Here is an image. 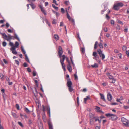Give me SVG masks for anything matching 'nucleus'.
<instances>
[{
    "label": "nucleus",
    "mask_w": 129,
    "mask_h": 129,
    "mask_svg": "<svg viewBox=\"0 0 129 129\" xmlns=\"http://www.w3.org/2000/svg\"><path fill=\"white\" fill-rule=\"evenodd\" d=\"M61 11L63 13H64L65 11L63 8H62L61 9Z\"/></svg>",
    "instance_id": "nucleus-55"
},
{
    "label": "nucleus",
    "mask_w": 129,
    "mask_h": 129,
    "mask_svg": "<svg viewBox=\"0 0 129 129\" xmlns=\"http://www.w3.org/2000/svg\"><path fill=\"white\" fill-rule=\"evenodd\" d=\"M106 18L108 19V20L110 18L109 16L107 14H106Z\"/></svg>",
    "instance_id": "nucleus-54"
},
{
    "label": "nucleus",
    "mask_w": 129,
    "mask_h": 129,
    "mask_svg": "<svg viewBox=\"0 0 129 129\" xmlns=\"http://www.w3.org/2000/svg\"><path fill=\"white\" fill-rule=\"evenodd\" d=\"M74 76L75 80H77L78 79V77L77 75V71L76 72L75 74H74Z\"/></svg>",
    "instance_id": "nucleus-34"
},
{
    "label": "nucleus",
    "mask_w": 129,
    "mask_h": 129,
    "mask_svg": "<svg viewBox=\"0 0 129 129\" xmlns=\"http://www.w3.org/2000/svg\"><path fill=\"white\" fill-rule=\"evenodd\" d=\"M15 63H16V64H17V65L18 66L19 65V61L18 60H15Z\"/></svg>",
    "instance_id": "nucleus-46"
},
{
    "label": "nucleus",
    "mask_w": 129,
    "mask_h": 129,
    "mask_svg": "<svg viewBox=\"0 0 129 129\" xmlns=\"http://www.w3.org/2000/svg\"><path fill=\"white\" fill-rule=\"evenodd\" d=\"M30 5L32 7V8L33 9H34L35 8V6L34 4H30Z\"/></svg>",
    "instance_id": "nucleus-50"
},
{
    "label": "nucleus",
    "mask_w": 129,
    "mask_h": 129,
    "mask_svg": "<svg viewBox=\"0 0 129 129\" xmlns=\"http://www.w3.org/2000/svg\"><path fill=\"white\" fill-rule=\"evenodd\" d=\"M66 12L67 13V18L68 19L69 21H71L74 24H75V21L74 19L73 18L71 19V17L68 13V11L67 10H66Z\"/></svg>",
    "instance_id": "nucleus-9"
},
{
    "label": "nucleus",
    "mask_w": 129,
    "mask_h": 129,
    "mask_svg": "<svg viewBox=\"0 0 129 129\" xmlns=\"http://www.w3.org/2000/svg\"><path fill=\"white\" fill-rule=\"evenodd\" d=\"M81 52L83 53H85V50L84 47H82L81 49Z\"/></svg>",
    "instance_id": "nucleus-27"
},
{
    "label": "nucleus",
    "mask_w": 129,
    "mask_h": 129,
    "mask_svg": "<svg viewBox=\"0 0 129 129\" xmlns=\"http://www.w3.org/2000/svg\"><path fill=\"white\" fill-rule=\"evenodd\" d=\"M16 107L17 109L19 110V106L18 104H17L16 105Z\"/></svg>",
    "instance_id": "nucleus-40"
},
{
    "label": "nucleus",
    "mask_w": 129,
    "mask_h": 129,
    "mask_svg": "<svg viewBox=\"0 0 129 129\" xmlns=\"http://www.w3.org/2000/svg\"><path fill=\"white\" fill-rule=\"evenodd\" d=\"M0 34L4 37H3L6 38L7 37V35L5 33H2L0 32Z\"/></svg>",
    "instance_id": "nucleus-28"
},
{
    "label": "nucleus",
    "mask_w": 129,
    "mask_h": 129,
    "mask_svg": "<svg viewBox=\"0 0 129 129\" xmlns=\"http://www.w3.org/2000/svg\"><path fill=\"white\" fill-rule=\"evenodd\" d=\"M113 8L115 10H118L119 9V7L117 5V4L116 3L114 5Z\"/></svg>",
    "instance_id": "nucleus-14"
},
{
    "label": "nucleus",
    "mask_w": 129,
    "mask_h": 129,
    "mask_svg": "<svg viewBox=\"0 0 129 129\" xmlns=\"http://www.w3.org/2000/svg\"><path fill=\"white\" fill-rule=\"evenodd\" d=\"M107 98L108 100L109 101L111 100L112 96L111 94L109 93L107 94Z\"/></svg>",
    "instance_id": "nucleus-15"
},
{
    "label": "nucleus",
    "mask_w": 129,
    "mask_h": 129,
    "mask_svg": "<svg viewBox=\"0 0 129 129\" xmlns=\"http://www.w3.org/2000/svg\"><path fill=\"white\" fill-rule=\"evenodd\" d=\"M45 21L48 24V20L46 19H44L43 20V22L44 23V21Z\"/></svg>",
    "instance_id": "nucleus-41"
},
{
    "label": "nucleus",
    "mask_w": 129,
    "mask_h": 129,
    "mask_svg": "<svg viewBox=\"0 0 129 129\" xmlns=\"http://www.w3.org/2000/svg\"><path fill=\"white\" fill-rule=\"evenodd\" d=\"M124 31L125 32H128V28H125L124 30Z\"/></svg>",
    "instance_id": "nucleus-62"
},
{
    "label": "nucleus",
    "mask_w": 129,
    "mask_h": 129,
    "mask_svg": "<svg viewBox=\"0 0 129 129\" xmlns=\"http://www.w3.org/2000/svg\"><path fill=\"white\" fill-rule=\"evenodd\" d=\"M90 97L89 96H87L86 98H85L84 99V103H86V101L88 99H90Z\"/></svg>",
    "instance_id": "nucleus-19"
},
{
    "label": "nucleus",
    "mask_w": 129,
    "mask_h": 129,
    "mask_svg": "<svg viewBox=\"0 0 129 129\" xmlns=\"http://www.w3.org/2000/svg\"><path fill=\"white\" fill-rule=\"evenodd\" d=\"M90 118H91L93 119H95V121H98V120H99V119L98 118V117H94L93 116L92 117L91 116V115H90Z\"/></svg>",
    "instance_id": "nucleus-21"
},
{
    "label": "nucleus",
    "mask_w": 129,
    "mask_h": 129,
    "mask_svg": "<svg viewBox=\"0 0 129 129\" xmlns=\"http://www.w3.org/2000/svg\"><path fill=\"white\" fill-rule=\"evenodd\" d=\"M21 50L23 52V53L24 54H26L25 51L24 50V49L23 47L22 46H21Z\"/></svg>",
    "instance_id": "nucleus-29"
},
{
    "label": "nucleus",
    "mask_w": 129,
    "mask_h": 129,
    "mask_svg": "<svg viewBox=\"0 0 129 129\" xmlns=\"http://www.w3.org/2000/svg\"><path fill=\"white\" fill-rule=\"evenodd\" d=\"M112 81H110V82H111L112 83H115L116 81V80L115 79L113 78V79H112Z\"/></svg>",
    "instance_id": "nucleus-38"
},
{
    "label": "nucleus",
    "mask_w": 129,
    "mask_h": 129,
    "mask_svg": "<svg viewBox=\"0 0 129 129\" xmlns=\"http://www.w3.org/2000/svg\"><path fill=\"white\" fill-rule=\"evenodd\" d=\"M122 49L123 51L126 50L127 49V47L125 46H123L122 47Z\"/></svg>",
    "instance_id": "nucleus-33"
},
{
    "label": "nucleus",
    "mask_w": 129,
    "mask_h": 129,
    "mask_svg": "<svg viewBox=\"0 0 129 129\" xmlns=\"http://www.w3.org/2000/svg\"><path fill=\"white\" fill-rule=\"evenodd\" d=\"M111 23L112 24H113V25L114 24V20H111Z\"/></svg>",
    "instance_id": "nucleus-59"
},
{
    "label": "nucleus",
    "mask_w": 129,
    "mask_h": 129,
    "mask_svg": "<svg viewBox=\"0 0 129 129\" xmlns=\"http://www.w3.org/2000/svg\"><path fill=\"white\" fill-rule=\"evenodd\" d=\"M102 84L103 86H105L107 84V83L105 82H104L102 83Z\"/></svg>",
    "instance_id": "nucleus-47"
},
{
    "label": "nucleus",
    "mask_w": 129,
    "mask_h": 129,
    "mask_svg": "<svg viewBox=\"0 0 129 129\" xmlns=\"http://www.w3.org/2000/svg\"><path fill=\"white\" fill-rule=\"evenodd\" d=\"M23 66L24 67H26L27 66V63L26 62H24L23 63Z\"/></svg>",
    "instance_id": "nucleus-57"
},
{
    "label": "nucleus",
    "mask_w": 129,
    "mask_h": 129,
    "mask_svg": "<svg viewBox=\"0 0 129 129\" xmlns=\"http://www.w3.org/2000/svg\"><path fill=\"white\" fill-rule=\"evenodd\" d=\"M43 111L44 112L45 111H47V113H48V109L47 107V106H45L44 105H43Z\"/></svg>",
    "instance_id": "nucleus-16"
},
{
    "label": "nucleus",
    "mask_w": 129,
    "mask_h": 129,
    "mask_svg": "<svg viewBox=\"0 0 129 129\" xmlns=\"http://www.w3.org/2000/svg\"><path fill=\"white\" fill-rule=\"evenodd\" d=\"M91 66L93 68H96L98 67V66L97 63H95L94 65H92Z\"/></svg>",
    "instance_id": "nucleus-35"
},
{
    "label": "nucleus",
    "mask_w": 129,
    "mask_h": 129,
    "mask_svg": "<svg viewBox=\"0 0 129 129\" xmlns=\"http://www.w3.org/2000/svg\"><path fill=\"white\" fill-rule=\"evenodd\" d=\"M4 76L3 74L2 73H0V77L1 78H3L4 77Z\"/></svg>",
    "instance_id": "nucleus-51"
},
{
    "label": "nucleus",
    "mask_w": 129,
    "mask_h": 129,
    "mask_svg": "<svg viewBox=\"0 0 129 129\" xmlns=\"http://www.w3.org/2000/svg\"><path fill=\"white\" fill-rule=\"evenodd\" d=\"M14 38L18 40V41H20V39L18 37L17 35L16 34H15V36L14 37Z\"/></svg>",
    "instance_id": "nucleus-30"
},
{
    "label": "nucleus",
    "mask_w": 129,
    "mask_h": 129,
    "mask_svg": "<svg viewBox=\"0 0 129 129\" xmlns=\"http://www.w3.org/2000/svg\"><path fill=\"white\" fill-rule=\"evenodd\" d=\"M25 111L28 113H30V111L29 110L28 108H25Z\"/></svg>",
    "instance_id": "nucleus-25"
},
{
    "label": "nucleus",
    "mask_w": 129,
    "mask_h": 129,
    "mask_svg": "<svg viewBox=\"0 0 129 129\" xmlns=\"http://www.w3.org/2000/svg\"><path fill=\"white\" fill-rule=\"evenodd\" d=\"M39 7L41 9V11L44 13V15H46L47 14L46 12L44 9V8L43 7V6L42 5H39Z\"/></svg>",
    "instance_id": "nucleus-8"
},
{
    "label": "nucleus",
    "mask_w": 129,
    "mask_h": 129,
    "mask_svg": "<svg viewBox=\"0 0 129 129\" xmlns=\"http://www.w3.org/2000/svg\"><path fill=\"white\" fill-rule=\"evenodd\" d=\"M98 45L100 48H103V43H100L98 44Z\"/></svg>",
    "instance_id": "nucleus-26"
},
{
    "label": "nucleus",
    "mask_w": 129,
    "mask_h": 129,
    "mask_svg": "<svg viewBox=\"0 0 129 129\" xmlns=\"http://www.w3.org/2000/svg\"><path fill=\"white\" fill-rule=\"evenodd\" d=\"M13 36H11L10 35H9L8 36L7 35V37L6 38L3 37L4 39H5L7 41H9L10 42H11L10 40L13 39Z\"/></svg>",
    "instance_id": "nucleus-10"
},
{
    "label": "nucleus",
    "mask_w": 129,
    "mask_h": 129,
    "mask_svg": "<svg viewBox=\"0 0 129 129\" xmlns=\"http://www.w3.org/2000/svg\"><path fill=\"white\" fill-rule=\"evenodd\" d=\"M98 42L97 41H96L95 42V44L94 46V49H96L97 48V45L98 44Z\"/></svg>",
    "instance_id": "nucleus-39"
},
{
    "label": "nucleus",
    "mask_w": 129,
    "mask_h": 129,
    "mask_svg": "<svg viewBox=\"0 0 129 129\" xmlns=\"http://www.w3.org/2000/svg\"><path fill=\"white\" fill-rule=\"evenodd\" d=\"M99 95L101 96V99H102L103 101H106V100L105 98V96L103 94L101 93H100Z\"/></svg>",
    "instance_id": "nucleus-17"
},
{
    "label": "nucleus",
    "mask_w": 129,
    "mask_h": 129,
    "mask_svg": "<svg viewBox=\"0 0 129 129\" xmlns=\"http://www.w3.org/2000/svg\"><path fill=\"white\" fill-rule=\"evenodd\" d=\"M7 45V43L5 41H4L2 43V45L3 46L5 47Z\"/></svg>",
    "instance_id": "nucleus-37"
},
{
    "label": "nucleus",
    "mask_w": 129,
    "mask_h": 129,
    "mask_svg": "<svg viewBox=\"0 0 129 129\" xmlns=\"http://www.w3.org/2000/svg\"><path fill=\"white\" fill-rule=\"evenodd\" d=\"M12 114L13 116L15 118H17L18 117V116L15 113L12 112Z\"/></svg>",
    "instance_id": "nucleus-31"
},
{
    "label": "nucleus",
    "mask_w": 129,
    "mask_h": 129,
    "mask_svg": "<svg viewBox=\"0 0 129 129\" xmlns=\"http://www.w3.org/2000/svg\"><path fill=\"white\" fill-rule=\"evenodd\" d=\"M16 48L14 47H11L10 49V50L12 51V53L16 55L17 54V52L16 50Z\"/></svg>",
    "instance_id": "nucleus-11"
},
{
    "label": "nucleus",
    "mask_w": 129,
    "mask_h": 129,
    "mask_svg": "<svg viewBox=\"0 0 129 129\" xmlns=\"http://www.w3.org/2000/svg\"><path fill=\"white\" fill-rule=\"evenodd\" d=\"M107 7H104V9L103 10H102L101 11V14H103L104 13V12L106 10H107Z\"/></svg>",
    "instance_id": "nucleus-32"
},
{
    "label": "nucleus",
    "mask_w": 129,
    "mask_h": 129,
    "mask_svg": "<svg viewBox=\"0 0 129 129\" xmlns=\"http://www.w3.org/2000/svg\"><path fill=\"white\" fill-rule=\"evenodd\" d=\"M18 124L21 127H23V125H22V123L20 122H18Z\"/></svg>",
    "instance_id": "nucleus-44"
},
{
    "label": "nucleus",
    "mask_w": 129,
    "mask_h": 129,
    "mask_svg": "<svg viewBox=\"0 0 129 129\" xmlns=\"http://www.w3.org/2000/svg\"><path fill=\"white\" fill-rule=\"evenodd\" d=\"M64 3L66 5H68L70 3L69 1H65Z\"/></svg>",
    "instance_id": "nucleus-48"
},
{
    "label": "nucleus",
    "mask_w": 129,
    "mask_h": 129,
    "mask_svg": "<svg viewBox=\"0 0 129 129\" xmlns=\"http://www.w3.org/2000/svg\"><path fill=\"white\" fill-rule=\"evenodd\" d=\"M90 124L92 125H93L94 124V122L93 121V120H91V119L90 120Z\"/></svg>",
    "instance_id": "nucleus-49"
},
{
    "label": "nucleus",
    "mask_w": 129,
    "mask_h": 129,
    "mask_svg": "<svg viewBox=\"0 0 129 129\" xmlns=\"http://www.w3.org/2000/svg\"><path fill=\"white\" fill-rule=\"evenodd\" d=\"M6 25L7 28L9 26V23L7 22L6 24Z\"/></svg>",
    "instance_id": "nucleus-61"
},
{
    "label": "nucleus",
    "mask_w": 129,
    "mask_h": 129,
    "mask_svg": "<svg viewBox=\"0 0 129 129\" xmlns=\"http://www.w3.org/2000/svg\"><path fill=\"white\" fill-rule=\"evenodd\" d=\"M58 54L59 57L60 59L61 58L62 55L63 53V51L62 50V49L61 46H59V50L58 51Z\"/></svg>",
    "instance_id": "nucleus-7"
},
{
    "label": "nucleus",
    "mask_w": 129,
    "mask_h": 129,
    "mask_svg": "<svg viewBox=\"0 0 129 129\" xmlns=\"http://www.w3.org/2000/svg\"><path fill=\"white\" fill-rule=\"evenodd\" d=\"M25 56V59L29 63L30 61L28 59V58L27 57V55L26 54H24Z\"/></svg>",
    "instance_id": "nucleus-23"
},
{
    "label": "nucleus",
    "mask_w": 129,
    "mask_h": 129,
    "mask_svg": "<svg viewBox=\"0 0 129 129\" xmlns=\"http://www.w3.org/2000/svg\"><path fill=\"white\" fill-rule=\"evenodd\" d=\"M126 53L128 57H129V52L127 50L126 51Z\"/></svg>",
    "instance_id": "nucleus-53"
},
{
    "label": "nucleus",
    "mask_w": 129,
    "mask_h": 129,
    "mask_svg": "<svg viewBox=\"0 0 129 129\" xmlns=\"http://www.w3.org/2000/svg\"><path fill=\"white\" fill-rule=\"evenodd\" d=\"M52 6L54 8H55V9L56 10H57L58 9V7H56L55 5L53 4L52 5Z\"/></svg>",
    "instance_id": "nucleus-36"
},
{
    "label": "nucleus",
    "mask_w": 129,
    "mask_h": 129,
    "mask_svg": "<svg viewBox=\"0 0 129 129\" xmlns=\"http://www.w3.org/2000/svg\"><path fill=\"white\" fill-rule=\"evenodd\" d=\"M97 52L100 57H102V60H103L105 58L104 54L103 53V51L100 49L97 50Z\"/></svg>",
    "instance_id": "nucleus-3"
},
{
    "label": "nucleus",
    "mask_w": 129,
    "mask_h": 129,
    "mask_svg": "<svg viewBox=\"0 0 129 129\" xmlns=\"http://www.w3.org/2000/svg\"><path fill=\"white\" fill-rule=\"evenodd\" d=\"M9 45L10 46H11L12 47H14L15 48H17L18 47L19 44L18 42L16 41L15 44L14 45V44L13 42H10L9 43Z\"/></svg>",
    "instance_id": "nucleus-5"
},
{
    "label": "nucleus",
    "mask_w": 129,
    "mask_h": 129,
    "mask_svg": "<svg viewBox=\"0 0 129 129\" xmlns=\"http://www.w3.org/2000/svg\"><path fill=\"white\" fill-rule=\"evenodd\" d=\"M62 57V59L61 58L60 59V62L62 65L63 70L64 71H66L65 66L64 63V62L65 60L66 57L64 55H63Z\"/></svg>",
    "instance_id": "nucleus-2"
},
{
    "label": "nucleus",
    "mask_w": 129,
    "mask_h": 129,
    "mask_svg": "<svg viewBox=\"0 0 129 129\" xmlns=\"http://www.w3.org/2000/svg\"><path fill=\"white\" fill-rule=\"evenodd\" d=\"M54 37L56 40H58L59 39V37L58 35L55 34L54 36Z\"/></svg>",
    "instance_id": "nucleus-20"
},
{
    "label": "nucleus",
    "mask_w": 129,
    "mask_h": 129,
    "mask_svg": "<svg viewBox=\"0 0 129 129\" xmlns=\"http://www.w3.org/2000/svg\"><path fill=\"white\" fill-rule=\"evenodd\" d=\"M93 56H94V57H93V59L96 60H97L99 58L98 56L97 55V52H93Z\"/></svg>",
    "instance_id": "nucleus-12"
},
{
    "label": "nucleus",
    "mask_w": 129,
    "mask_h": 129,
    "mask_svg": "<svg viewBox=\"0 0 129 129\" xmlns=\"http://www.w3.org/2000/svg\"><path fill=\"white\" fill-rule=\"evenodd\" d=\"M96 110L97 112H101V111L100 110V107L98 106H96Z\"/></svg>",
    "instance_id": "nucleus-24"
},
{
    "label": "nucleus",
    "mask_w": 129,
    "mask_h": 129,
    "mask_svg": "<svg viewBox=\"0 0 129 129\" xmlns=\"http://www.w3.org/2000/svg\"><path fill=\"white\" fill-rule=\"evenodd\" d=\"M67 85L68 87L69 90L70 92H72L74 89L72 87V83L71 81H67Z\"/></svg>",
    "instance_id": "nucleus-1"
},
{
    "label": "nucleus",
    "mask_w": 129,
    "mask_h": 129,
    "mask_svg": "<svg viewBox=\"0 0 129 129\" xmlns=\"http://www.w3.org/2000/svg\"><path fill=\"white\" fill-rule=\"evenodd\" d=\"M114 52L116 53H118L119 52V51L117 49H115L114 50Z\"/></svg>",
    "instance_id": "nucleus-43"
},
{
    "label": "nucleus",
    "mask_w": 129,
    "mask_h": 129,
    "mask_svg": "<svg viewBox=\"0 0 129 129\" xmlns=\"http://www.w3.org/2000/svg\"><path fill=\"white\" fill-rule=\"evenodd\" d=\"M66 77L68 78V81H70V79L69 78V75L67 74L66 75Z\"/></svg>",
    "instance_id": "nucleus-42"
},
{
    "label": "nucleus",
    "mask_w": 129,
    "mask_h": 129,
    "mask_svg": "<svg viewBox=\"0 0 129 129\" xmlns=\"http://www.w3.org/2000/svg\"><path fill=\"white\" fill-rule=\"evenodd\" d=\"M104 31L105 32H107L108 31L106 27L104 28Z\"/></svg>",
    "instance_id": "nucleus-64"
},
{
    "label": "nucleus",
    "mask_w": 129,
    "mask_h": 129,
    "mask_svg": "<svg viewBox=\"0 0 129 129\" xmlns=\"http://www.w3.org/2000/svg\"><path fill=\"white\" fill-rule=\"evenodd\" d=\"M52 23L53 24H55L56 23V19H54L52 21Z\"/></svg>",
    "instance_id": "nucleus-45"
},
{
    "label": "nucleus",
    "mask_w": 129,
    "mask_h": 129,
    "mask_svg": "<svg viewBox=\"0 0 129 129\" xmlns=\"http://www.w3.org/2000/svg\"><path fill=\"white\" fill-rule=\"evenodd\" d=\"M64 25L63 23V22H61L60 25V26H63Z\"/></svg>",
    "instance_id": "nucleus-52"
},
{
    "label": "nucleus",
    "mask_w": 129,
    "mask_h": 129,
    "mask_svg": "<svg viewBox=\"0 0 129 129\" xmlns=\"http://www.w3.org/2000/svg\"><path fill=\"white\" fill-rule=\"evenodd\" d=\"M118 56L120 59L122 58V54L121 53L118 54Z\"/></svg>",
    "instance_id": "nucleus-58"
},
{
    "label": "nucleus",
    "mask_w": 129,
    "mask_h": 129,
    "mask_svg": "<svg viewBox=\"0 0 129 129\" xmlns=\"http://www.w3.org/2000/svg\"><path fill=\"white\" fill-rule=\"evenodd\" d=\"M107 116L111 117V118L112 120H115L117 119V117L114 115L110 113H107L106 114Z\"/></svg>",
    "instance_id": "nucleus-6"
},
{
    "label": "nucleus",
    "mask_w": 129,
    "mask_h": 129,
    "mask_svg": "<svg viewBox=\"0 0 129 129\" xmlns=\"http://www.w3.org/2000/svg\"><path fill=\"white\" fill-rule=\"evenodd\" d=\"M49 129H53V126L51 122H50L49 120Z\"/></svg>",
    "instance_id": "nucleus-22"
},
{
    "label": "nucleus",
    "mask_w": 129,
    "mask_h": 129,
    "mask_svg": "<svg viewBox=\"0 0 129 129\" xmlns=\"http://www.w3.org/2000/svg\"><path fill=\"white\" fill-rule=\"evenodd\" d=\"M117 5L119 7H122L124 5L123 3L122 2H119L116 3Z\"/></svg>",
    "instance_id": "nucleus-18"
},
{
    "label": "nucleus",
    "mask_w": 129,
    "mask_h": 129,
    "mask_svg": "<svg viewBox=\"0 0 129 129\" xmlns=\"http://www.w3.org/2000/svg\"><path fill=\"white\" fill-rule=\"evenodd\" d=\"M108 77L110 79H112L113 78V76L111 75L109 76Z\"/></svg>",
    "instance_id": "nucleus-60"
},
{
    "label": "nucleus",
    "mask_w": 129,
    "mask_h": 129,
    "mask_svg": "<svg viewBox=\"0 0 129 129\" xmlns=\"http://www.w3.org/2000/svg\"><path fill=\"white\" fill-rule=\"evenodd\" d=\"M7 31H8V32L9 33H12L13 32L12 30L10 29H8L7 30Z\"/></svg>",
    "instance_id": "nucleus-63"
},
{
    "label": "nucleus",
    "mask_w": 129,
    "mask_h": 129,
    "mask_svg": "<svg viewBox=\"0 0 129 129\" xmlns=\"http://www.w3.org/2000/svg\"><path fill=\"white\" fill-rule=\"evenodd\" d=\"M121 121L125 126H129V122L128 120L125 118L123 117H122L121 118Z\"/></svg>",
    "instance_id": "nucleus-4"
},
{
    "label": "nucleus",
    "mask_w": 129,
    "mask_h": 129,
    "mask_svg": "<svg viewBox=\"0 0 129 129\" xmlns=\"http://www.w3.org/2000/svg\"><path fill=\"white\" fill-rule=\"evenodd\" d=\"M68 64L67 66V68L68 70L70 72H71L72 71V67L71 66L70 63L69 61H68Z\"/></svg>",
    "instance_id": "nucleus-13"
},
{
    "label": "nucleus",
    "mask_w": 129,
    "mask_h": 129,
    "mask_svg": "<svg viewBox=\"0 0 129 129\" xmlns=\"http://www.w3.org/2000/svg\"><path fill=\"white\" fill-rule=\"evenodd\" d=\"M27 71L29 72H31V70L30 68H28L27 69Z\"/></svg>",
    "instance_id": "nucleus-56"
}]
</instances>
